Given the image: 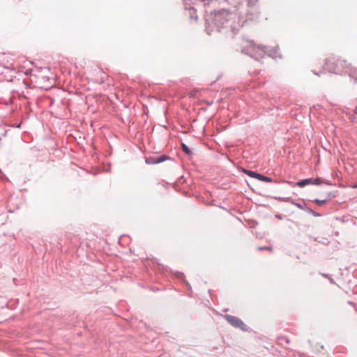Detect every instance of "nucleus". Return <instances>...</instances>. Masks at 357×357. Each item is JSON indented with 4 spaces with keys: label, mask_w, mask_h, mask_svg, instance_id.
Returning a JSON list of instances; mask_svg holds the SVG:
<instances>
[{
    "label": "nucleus",
    "mask_w": 357,
    "mask_h": 357,
    "mask_svg": "<svg viewBox=\"0 0 357 357\" xmlns=\"http://www.w3.org/2000/svg\"><path fill=\"white\" fill-rule=\"evenodd\" d=\"M226 320L233 326L246 331V325L238 317L232 315H225Z\"/></svg>",
    "instance_id": "2"
},
{
    "label": "nucleus",
    "mask_w": 357,
    "mask_h": 357,
    "mask_svg": "<svg viewBox=\"0 0 357 357\" xmlns=\"http://www.w3.org/2000/svg\"><path fill=\"white\" fill-rule=\"evenodd\" d=\"M167 158H168L167 156H166L165 155L156 157V162H158V163L162 162L165 161L166 160H167Z\"/></svg>",
    "instance_id": "9"
},
{
    "label": "nucleus",
    "mask_w": 357,
    "mask_h": 357,
    "mask_svg": "<svg viewBox=\"0 0 357 357\" xmlns=\"http://www.w3.org/2000/svg\"><path fill=\"white\" fill-rule=\"evenodd\" d=\"M312 185H320L322 183V181L320 178H312Z\"/></svg>",
    "instance_id": "11"
},
{
    "label": "nucleus",
    "mask_w": 357,
    "mask_h": 357,
    "mask_svg": "<svg viewBox=\"0 0 357 357\" xmlns=\"http://www.w3.org/2000/svg\"><path fill=\"white\" fill-rule=\"evenodd\" d=\"M146 162L147 164H158V162H156V157H149L146 158Z\"/></svg>",
    "instance_id": "8"
},
{
    "label": "nucleus",
    "mask_w": 357,
    "mask_h": 357,
    "mask_svg": "<svg viewBox=\"0 0 357 357\" xmlns=\"http://www.w3.org/2000/svg\"><path fill=\"white\" fill-rule=\"evenodd\" d=\"M291 203L294 205H295L296 207H298V208H301V209H303V207L302 206V204L301 203H297L294 200H291Z\"/></svg>",
    "instance_id": "12"
},
{
    "label": "nucleus",
    "mask_w": 357,
    "mask_h": 357,
    "mask_svg": "<svg viewBox=\"0 0 357 357\" xmlns=\"http://www.w3.org/2000/svg\"><path fill=\"white\" fill-rule=\"evenodd\" d=\"M245 172L250 177L255 178H257V175L259 174V173H257V172H252V171H250V170H246V171H245Z\"/></svg>",
    "instance_id": "6"
},
{
    "label": "nucleus",
    "mask_w": 357,
    "mask_h": 357,
    "mask_svg": "<svg viewBox=\"0 0 357 357\" xmlns=\"http://www.w3.org/2000/svg\"><path fill=\"white\" fill-rule=\"evenodd\" d=\"M312 178H305L297 182L296 185L300 188H303L307 185H312Z\"/></svg>",
    "instance_id": "4"
},
{
    "label": "nucleus",
    "mask_w": 357,
    "mask_h": 357,
    "mask_svg": "<svg viewBox=\"0 0 357 357\" xmlns=\"http://www.w3.org/2000/svg\"><path fill=\"white\" fill-rule=\"evenodd\" d=\"M258 249H259V250H266V249L270 250H272V248H270V247H259Z\"/></svg>",
    "instance_id": "13"
},
{
    "label": "nucleus",
    "mask_w": 357,
    "mask_h": 357,
    "mask_svg": "<svg viewBox=\"0 0 357 357\" xmlns=\"http://www.w3.org/2000/svg\"><path fill=\"white\" fill-rule=\"evenodd\" d=\"M257 179L261 181H264V182H271V178H269V177H267L266 176H264L262 174H258L257 178Z\"/></svg>",
    "instance_id": "5"
},
{
    "label": "nucleus",
    "mask_w": 357,
    "mask_h": 357,
    "mask_svg": "<svg viewBox=\"0 0 357 357\" xmlns=\"http://www.w3.org/2000/svg\"><path fill=\"white\" fill-rule=\"evenodd\" d=\"M182 150L188 155L191 154L190 149L188 147V146L183 143L181 144Z\"/></svg>",
    "instance_id": "7"
},
{
    "label": "nucleus",
    "mask_w": 357,
    "mask_h": 357,
    "mask_svg": "<svg viewBox=\"0 0 357 357\" xmlns=\"http://www.w3.org/2000/svg\"><path fill=\"white\" fill-rule=\"evenodd\" d=\"M248 47L249 50L246 51L245 47H243L242 52L245 54H250L251 56L253 57L255 56V52L257 51V50H259L261 52H264L266 48V47L264 46H257L252 41H248Z\"/></svg>",
    "instance_id": "3"
},
{
    "label": "nucleus",
    "mask_w": 357,
    "mask_h": 357,
    "mask_svg": "<svg viewBox=\"0 0 357 357\" xmlns=\"http://www.w3.org/2000/svg\"><path fill=\"white\" fill-rule=\"evenodd\" d=\"M324 68L328 72L335 74L344 72L348 73L350 77L357 80V69L346 64V61L344 60L335 61L334 59H326Z\"/></svg>",
    "instance_id": "1"
},
{
    "label": "nucleus",
    "mask_w": 357,
    "mask_h": 357,
    "mask_svg": "<svg viewBox=\"0 0 357 357\" xmlns=\"http://www.w3.org/2000/svg\"><path fill=\"white\" fill-rule=\"evenodd\" d=\"M313 202L314 203H316L318 206H322L326 202V199L321 200V199H315L313 200Z\"/></svg>",
    "instance_id": "10"
}]
</instances>
